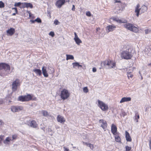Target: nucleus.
Wrapping results in <instances>:
<instances>
[{"label":"nucleus","instance_id":"1","mask_svg":"<svg viewBox=\"0 0 151 151\" xmlns=\"http://www.w3.org/2000/svg\"><path fill=\"white\" fill-rule=\"evenodd\" d=\"M101 67L100 69L105 68L107 69L114 68L116 67V63L108 59L101 61Z\"/></svg>","mask_w":151,"mask_h":151},{"label":"nucleus","instance_id":"2","mask_svg":"<svg viewBox=\"0 0 151 151\" xmlns=\"http://www.w3.org/2000/svg\"><path fill=\"white\" fill-rule=\"evenodd\" d=\"M130 50L128 49L122 52L121 54V57L122 58L129 60L131 58L132 55Z\"/></svg>","mask_w":151,"mask_h":151},{"label":"nucleus","instance_id":"3","mask_svg":"<svg viewBox=\"0 0 151 151\" xmlns=\"http://www.w3.org/2000/svg\"><path fill=\"white\" fill-rule=\"evenodd\" d=\"M124 24V27L128 30L135 32H137L138 31V29L135 27L134 24L129 23H126Z\"/></svg>","mask_w":151,"mask_h":151},{"label":"nucleus","instance_id":"4","mask_svg":"<svg viewBox=\"0 0 151 151\" xmlns=\"http://www.w3.org/2000/svg\"><path fill=\"white\" fill-rule=\"evenodd\" d=\"M139 6L138 4L135 10V12L137 13V17L139 16L140 12L141 13H143L146 12L147 9V7L145 5L142 6L140 9H139Z\"/></svg>","mask_w":151,"mask_h":151},{"label":"nucleus","instance_id":"5","mask_svg":"<svg viewBox=\"0 0 151 151\" xmlns=\"http://www.w3.org/2000/svg\"><path fill=\"white\" fill-rule=\"evenodd\" d=\"M98 106L103 111H105L108 110L109 107L107 105L105 104L103 101L99 100H98Z\"/></svg>","mask_w":151,"mask_h":151},{"label":"nucleus","instance_id":"6","mask_svg":"<svg viewBox=\"0 0 151 151\" xmlns=\"http://www.w3.org/2000/svg\"><path fill=\"white\" fill-rule=\"evenodd\" d=\"M20 85V80L18 79H16L15 81L13 82L12 84V91L14 92L16 91L18 88V87Z\"/></svg>","mask_w":151,"mask_h":151},{"label":"nucleus","instance_id":"7","mask_svg":"<svg viewBox=\"0 0 151 151\" xmlns=\"http://www.w3.org/2000/svg\"><path fill=\"white\" fill-rule=\"evenodd\" d=\"M69 95L70 93L67 90L64 89L61 91V98L63 100L67 99L69 97Z\"/></svg>","mask_w":151,"mask_h":151},{"label":"nucleus","instance_id":"8","mask_svg":"<svg viewBox=\"0 0 151 151\" xmlns=\"http://www.w3.org/2000/svg\"><path fill=\"white\" fill-rule=\"evenodd\" d=\"M32 96L30 94H27L24 96H21L18 98L19 100L20 101H28L31 100Z\"/></svg>","mask_w":151,"mask_h":151},{"label":"nucleus","instance_id":"9","mask_svg":"<svg viewBox=\"0 0 151 151\" xmlns=\"http://www.w3.org/2000/svg\"><path fill=\"white\" fill-rule=\"evenodd\" d=\"M11 111L13 112L19 111L23 109V107L20 106H13L11 108Z\"/></svg>","mask_w":151,"mask_h":151},{"label":"nucleus","instance_id":"10","mask_svg":"<svg viewBox=\"0 0 151 151\" xmlns=\"http://www.w3.org/2000/svg\"><path fill=\"white\" fill-rule=\"evenodd\" d=\"M145 54L146 56H148L151 55V46H147L145 49Z\"/></svg>","mask_w":151,"mask_h":151},{"label":"nucleus","instance_id":"11","mask_svg":"<svg viewBox=\"0 0 151 151\" xmlns=\"http://www.w3.org/2000/svg\"><path fill=\"white\" fill-rule=\"evenodd\" d=\"M116 27L114 25H109L106 27V31L108 33L110 32H112L115 30Z\"/></svg>","mask_w":151,"mask_h":151},{"label":"nucleus","instance_id":"12","mask_svg":"<svg viewBox=\"0 0 151 151\" xmlns=\"http://www.w3.org/2000/svg\"><path fill=\"white\" fill-rule=\"evenodd\" d=\"M57 121L58 122H60L61 124H64L65 121V118L63 116L58 115L57 118Z\"/></svg>","mask_w":151,"mask_h":151},{"label":"nucleus","instance_id":"13","mask_svg":"<svg viewBox=\"0 0 151 151\" xmlns=\"http://www.w3.org/2000/svg\"><path fill=\"white\" fill-rule=\"evenodd\" d=\"M111 19L119 23H125L127 22V20H121L115 17H112Z\"/></svg>","mask_w":151,"mask_h":151},{"label":"nucleus","instance_id":"14","mask_svg":"<svg viewBox=\"0 0 151 151\" xmlns=\"http://www.w3.org/2000/svg\"><path fill=\"white\" fill-rule=\"evenodd\" d=\"M65 2V0H58L56 3V5L58 8H60Z\"/></svg>","mask_w":151,"mask_h":151},{"label":"nucleus","instance_id":"15","mask_svg":"<svg viewBox=\"0 0 151 151\" xmlns=\"http://www.w3.org/2000/svg\"><path fill=\"white\" fill-rule=\"evenodd\" d=\"M117 131L116 127L114 124H112L111 126V131L114 135H115Z\"/></svg>","mask_w":151,"mask_h":151},{"label":"nucleus","instance_id":"16","mask_svg":"<svg viewBox=\"0 0 151 151\" xmlns=\"http://www.w3.org/2000/svg\"><path fill=\"white\" fill-rule=\"evenodd\" d=\"M42 73L45 77H47L48 76L47 71V67L43 66L42 69Z\"/></svg>","mask_w":151,"mask_h":151},{"label":"nucleus","instance_id":"17","mask_svg":"<svg viewBox=\"0 0 151 151\" xmlns=\"http://www.w3.org/2000/svg\"><path fill=\"white\" fill-rule=\"evenodd\" d=\"M15 32V29L13 28H10V29L7 30L6 31L7 33L10 36H12L13 35Z\"/></svg>","mask_w":151,"mask_h":151},{"label":"nucleus","instance_id":"18","mask_svg":"<svg viewBox=\"0 0 151 151\" xmlns=\"http://www.w3.org/2000/svg\"><path fill=\"white\" fill-rule=\"evenodd\" d=\"M125 137L127 141L131 142L132 141L131 138L130 136L129 133L127 131L125 132Z\"/></svg>","mask_w":151,"mask_h":151},{"label":"nucleus","instance_id":"19","mask_svg":"<svg viewBox=\"0 0 151 151\" xmlns=\"http://www.w3.org/2000/svg\"><path fill=\"white\" fill-rule=\"evenodd\" d=\"M131 100V98L130 97H123L120 101V103H122L125 102L130 101Z\"/></svg>","mask_w":151,"mask_h":151},{"label":"nucleus","instance_id":"20","mask_svg":"<svg viewBox=\"0 0 151 151\" xmlns=\"http://www.w3.org/2000/svg\"><path fill=\"white\" fill-rule=\"evenodd\" d=\"M30 126L34 128H36L37 126V124L36 122L35 121H31L30 123Z\"/></svg>","mask_w":151,"mask_h":151},{"label":"nucleus","instance_id":"21","mask_svg":"<svg viewBox=\"0 0 151 151\" xmlns=\"http://www.w3.org/2000/svg\"><path fill=\"white\" fill-rule=\"evenodd\" d=\"M74 40L76 44L78 45H79L80 44L82 43L81 40L78 37H74Z\"/></svg>","mask_w":151,"mask_h":151},{"label":"nucleus","instance_id":"22","mask_svg":"<svg viewBox=\"0 0 151 151\" xmlns=\"http://www.w3.org/2000/svg\"><path fill=\"white\" fill-rule=\"evenodd\" d=\"M33 71L35 72L36 74H38L39 76H40L42 75V71L40 69H34L33 70Z\"/></svg>","mask_w":151,"mask_h":151},{"label":"nucleus","instance_id":"23","mask_svg":"<svg viewBox=\"0 0 151 151\" xmlns=\"http://www.w3.org/2000/svg\"><path fill=\"white\" fill-rule=\"evenodd\" d=\"M10 141H12L11 138L9 137H7L6 139L4 140V143L5 144H8L9 142H10Z\"/></svg>","mask_w":151,"mask_h":151},{"label":"nucleus","instance_id":"24","mask_svg":"<svg viewBox=\"0 0 151 151\" xmlns=\"http://www.w3.org/2000/svg\"><path fill=\"white\" fill-rule=\"evenodd\" d=\"M41 113L43 115L45 116H49V114L46 111L44 110L42 111Z\"/></svg>","mask_w":151,"mask_h":151},{"label":"nucleus","instance_id":"25","mask_svg":"<svg viewBox=\"0 0 151 151\" xmlns=\"http://www.w3.org/2000/svg\"><path fill=\"white\" fill-rule=\"evenodd\" d=\"M101 127L104 129H106L107 127V123L106 121H105L104 123H102Z\"/></svg>","mask_w":151,"mask_h":151},{"label":"nucleus","instance_id":"26","mask_svg":"<svg viewBox=\"0 0 151 151\" xmlns=\"http://www.w3.org/2000/svg\"><path fill=\"white\" fill-rule=\"evenodd\" d=\"M3 69L6 70H10V67L9 65L7 64L4 63Z\"/></svg>","mask_w":151,"mask_h":151},{"label":"nucleus","instance_id":"27","mask_svg":"<svg viewBox=\"0 0 151 151\" xmlns=\"http://www.w3.org/2000/svg\"><path fill=\"white\" fill-rule=\"evenodd\" d=\"M25 6L27 8H32L33 7V6L32 4L30 3H27L25 2Z\"/></svg>","mask_w":151,"mask_h":151},{"label":"nucleus","instance_id":"28","mask_svg":"<svg viewBox=\"0 0 151 151\" xmlns=\"http://www.w3.org/2000/svg\"><path fill=\"white\" fill-rule=\"evenodd\" d=\"M66 60H68L69 59L73 60L74 59V57L72 55H66Z\"/></svg>","mask_w":151,"mask_h":151},{"label":"nucleus","instance_id":"29","mask_svg":"<svg viewBox=\"0 0 151 151\" xmlns=\"http://www.w3.org/2000/svg\"><path fill=\"white\" fill-rule=\"evenodd\" d=\"M48 73L50 74H52L54 72V69L52 68H48Z\"/></svg>","mask_w":151,"mask_h":151},{"label":"nucleus","instance_id":"30","mask_svg":"<svg viewBox=\"0 0 151 151\" xmlns=\"http://www.w3.org/2000/svg\"><path fill=\"white\" fill-rule=\"evenodd\" d=\"M127 76L129 79V78H132L133 76V75L131 72H127Z\"/></svg>","mask_w":151,"mask_h":151},{"label":"nucleus","instance_id":"31","mask_svg":"<svg viewBox=\"0 0 151 151\" xmlns=\"http://www.w3.org/2000/svg\"><path fill=\"white\" fill-rule=\"evenodd\" d=\"M145 31L146 34L150 33L151 32V28H149L146 29L145 30Z\"/></svg>","mask_w":151,"mask_h":151},{"label":"nucleus","instance_id":"32","mask_svg":"<svg viewBox=\"0 0 151 151\" xmlns=\"http://www.w3.org/2000/svg\"><path fill=\"white\" fill-rule=\"evenodd\" d=\"M139 115L138 114V113H137L135 114V118L134 119L136 120V122H138V119H139Z\"/></svg>","mask_w":151,"mask_h":151},{"label":"nucleus","instance_id":"33","mask_svg":"<svg viewBox=\"0 0 151 151\" xmlns=\"http://www.w3.org/2000/svg\"><path fill=\"white\" fill-rule=\"evenodd\" d=\"M115 140L117 142H120V141H121V138L120 137L118 136H115Z\"/></svg>","mask_w":151,"mask_h":151},{"label":"nucleus","instance_id":"34","mask_svg":"<svg viewBox=\"0 0 151 151\" xmlns=\"http://www.w3.org/2000/svg\"><path fill=\"white\" fill-rule=\"evenodd\" d=\"M21 3L20 2H19L17 3H15L14 4L15 6L19 7L20 8V5H21Z\"/></svg>","mask_w":151,"mask_h":151},{"label":"nucleus","instance_id":"35","mask_svg":"<svg viewBox=\"0 0 151 151\" xmlns=\"http://www.w3.org/2000/svg\"><path fill=\"white\" fill-rule=\"evenodd\" d=\"M35 21L39 23H41L42 22L41 20L39 18H37L36 19H35Z\"/></svg>","mask_w":151,"mask_h":151},{"label":"nucleus","instance_id":"36","mask_svg":"<svg viewBox=\"0 0 151 151\" xmlns=\"http://www.w3.org/2000/svg\"><path fill=\"white\" fill-rule=\"evenodd\" d=\"M25 7H26L25 6V2L22 3H21V5H20V8H23Z\"/></svg>","mask_w":151,"mask_h":151},{"label":"nucleus","instance_id":"37","mask_svg":"<svg viewBox=\"0 0 151 151\" xmlns=\"http://www.w3.org/2000/svg\"><path fill=\"white\" fill-rule=\"evenodd\" d=\"M12 9H15V13H14L12 14V15H13V16L15 15H16V14L17 13V12H18L17 9L15 7V8H12Z\"/></svg>","mask_w":151,"mask_h":151},{"label":"nucleus","instance_id":"38","mask_svg":"<svg viewBox=\"0 0 151 151\" xmlns=\"http://www.w3.org/2000/svg\"><path fill=\"white\" fill-rule=\"evenodd\" d=\"M83 91L84 92L87 93L88 92V89L87 88V87H84L83 88Z\"/></svg>","mask_w":151,"mask_h":151},{"label":"nucleus","instance_id":"39","mask_svg":"<svg viewBox=\"0 0 151 151\" xmlns=\"http://www.w3.org/2000/svg\"><path fill=\"white\" fill-rule=\"evenodd\" d=\"M73 65V67L74 68L75 67L78 66V62L73 63H72Z\"/></svg>","mask_w":151,"mask_h":151},{"label":"nucleus","instance_id":"40","mask_svg":"<svg viewBox=\"0 0 151 151\" xmlns=\"http://www.w3.org/2000/svg\"><path fill=\"white\" fill-rule=\"evenodd\" d=\"M125 148L126 151H129L131 150V148L128 146H127L125 147Z\"/></svg>","mask_w":151,"mask_h":151},{"label":"nucleus","instance_id":"41","mask_svg":"<svg viewBox=\"0 0 151 151\" xmlns=\"http://www.w3.org/2000/svg\"><path fill=\"white\" fill-rule=\"evenodd\" d=\"M4 63H0V70L3 69L4 68Z\"/></svg>","mask_w":151,"mask_h":151},{"label":"nucleus","instance_id":"42","mask_svg":"<svg viewBox=\"0 0 151 151\" xmlns=\"http://www.w3.org/2000/svg\"><path fill=\"white\" fill-rule=\"evenodd\" d=\"M4 6V4L2 1H0V8H3Z\"/></svg>","mask_w":151,"mask_h":151},{"label":"nucleus","instance_id":"43","mask_svg":"<svg viewBox=\"0 0 151 151\" xmlns=\"http://www.w3.org/2000/svg\"><path fill=\"white\" fill-rule=\"evenodd\" d=\"M60 23V22H59L58 20L57 19H55L54 22V24L56 25L59 24Z\"/></svg>","mask_w":151,"mask_h":151},{"label":"nucleus","instance_id":"44","mask_svg":"<svg viewBox=\"0 0 151 151\" xmlns=\"http://www.w3.org/2000/svg\"><path fill=\"white\" fill-rule=\"evenodd\" d=\"M17 137V136L16 134L13 135L12 136V140L15 139H16Z\"/></svg>","mask_w":151,"mask_h":151},{"label":"nucleus","instance_id":"45","mask_svg":"<svg viewBox=\"0 0 151 151\" xmlns=\"http://www.w3.org/2000/svg\"><path fill=\"white\" fill-rule=\"evenodd\" d=\"M49 35H50L52 37H53L55 35V34L54 32H51L49 33Z\"/></svg>","mask_w":151,"mask_h":151},{"label":"nucleus","instance_id":"46","mask_svg":"<svg viewBox=\"0 0 151 151\" xmlns=\"http://www.w3.org/2000/svg\"><path fill=\"white\" fill-rule=\"evenodd\" d=\"M86 15L88 17H90L91 15V13L89 11L86 12Z\"/></svg>","mask_w":151,"mask_h":151},{"label":"nucleus","instance_id":"47","mask_svg":"<svg viewBox=\"0 0 151 151\" xmlns=\"http://www.w3.org/2000/svg\"><path fill=\"white\" fill-rule=\"evenodd\" d=\"M88 146L90 147L91 149H93V145L91 144V143L88 144Z\"/></svg>","mask_w":151,"mask_h":151},{"label":"nucleus","instance_id":"48","mask_svg":"<svg viewBox=\"0 0 151 151\" xmlns=\"http://www.w3.org/2000/svg\"><path fill=\"white\" fill-rule=\"evenodd\" d=\"M92 71L93 72H95L96 71V68L94 67L93 68Z\"/></svg>","mask_w":151,"mask_h":151},{"label":"nucleus","instance_id":"49","mask_svg":"<svg viewBox=\"0 0 151 151\" xmlns=\"http://www.w3.org/2000/svg\"><path fill=\"white\" fill-rule=\"evenodd\" d=\"M3 139V136L2 135L0 136V142L2 141Z\"/></svg>","mask_w":151,"mask_h":151},{"label":"nucleus","instance_id":"50","mask_svg":"<svg viewBox=\"0 0 151 151\" xmlns=\"http://www.w3.org/2000/svg\"><path fill=\"white\" fill-rule=\"evenodd\" d=\"M75 6L74 5H73L72 8V10L73 11H75Z\"/></svg>","mask_w":151,"mask_h":151},{"label":"nucleus","instance_id":"51","mask_svg":"<svg viewBox=\"0 0 151 151\" xmlns=\"http://www.w3.org/2000/svg\"><path fill=\"white\" fill-rule=\"evenodd\" d=\"M104 120L103 119H100L99 121V122L100 123H104Z\"/></svg>","mask_w":151,"mask_h":151},{"label":"nucleus","instance_id":"52","mask_svg":"<svg viewBox=\"0 0 151 151\" xmlns=\"http://www.w3.org/2000/svg\"><path fill=\"white\" fill-rule=\"evenodd\" d=\"M115 3H121V1L120 0L118 1L117 0H115Z\"/></svg>","mask_w":151,"mask_h":151},{"label":"nucleus","instance_id":"53","mask_svg":"<svg viewBox=\"0 0 151 151\" xmlns=\"http://www.w3.org/2000/svg\"><path fill=\"white\" fill-rule=\"evenodd\" d=\"M3 103V101L2 99H0V104H1Z\"/></svg>","mask_w":151,"mask_h":151},{"label":"nucleus","instance_id":"54","mask_svg":"<svg viewBox=\"0 0 151 151\" xmlns=\"http://www.w3.org/2000/svg\"><path fill=\"white\" fill-rule=\"evenodd\" d=\"M83 143L84 144H85V145H86L87 146H88V143L87 142H83Z\"/></svg>","mask_w":151,"mask_h":151},{"label":"nucleus","instance_id":"55","mask_svg":"<svg viewBox=\"0 0 151 151\" xmlns=\"http://www.w3.org/2000/svg\"><path fill=\"white\" fill-rule=\"evenodd\" d=\"M30 22H32V23H34L35 21V20H30Z\"/></svg>","mask_w":151,"mask_h":151},{"label":"nucleus","instance_id":"56","mask_svg":"<svg viewBox=\"0 0 151 151\" xmlns=\"http://www.w3.org/2000/svg\"><path fill=\"white\" fill-rule=\"evenodd\" d=\"M52 131V130L51 129L49 128L48 130V132H50Z\"/></svg>","mask_w":151,"mask_h":151},{"label":"nucleus","instance_id":"57","mask_svg":"<svg viewBox=\"0 0 151 151\" xmlns=\"http://www.w3.org/2000/svg\"><path fill=\"white\" fill-rule=\"evenodd\" d=\"M74 34H75V37H78L77 35L76 34V32L74 33Z\"/></svg>","mask_w":151,"mask_h":151},{"label":"nucleus","instance_id":"58","mask_svg":"<svg viewBox=\"0 0 151 151\" xmlns=\"http://www.w3.org/2000/svg\"><path fill=\"white\" fill-rule=\"evenodd\" d=\"M65 151H69L68 149L65 148Z\"/></svg>","mask_w":151,"mask_h":151},{"label":"nucleus","instance_id":"59","mask_svg":"<svg viewBox=\"0 0 151 151\" xmlns=\"http://www.w3.org/2000/svg\"><path fill=\"white\" fill-rule=\"evenodd\" d=\"M27 12H28V13L29 14V17H30L31 14V13L29 11H28Z\"/></svg>","mask_w":151,"mask_h":151},{"label":"nucleus","instance_id":"60","mask_svg":"<svg viewBox=\"0 0 151 151\" xmlns=\"http://www.w3.org/2000/svg\"><path fill=\"white\" fill-rule=\"evenodd\" d=\"M78 67H82V65H80L79 63H78Z\"/></svg>","mask_w":151,"mask_h":151},{"label":"nucleus","instance_id":"61","mask_svg":"<svg viewBox=\"0 0 151 151\" xmlns=\"http://www.w3.org/2000/svg\"><path fill=\"white\" fill-rule=\"evenodd\" d=\"M41 129H42L45 132V127H42Z\"/></svg>","mask_w":151,"mask_h":151},{"label":"nucleus","instance_id":"62","mask_svg":"<svg viewBox=\"0 0 151 151\" xmlns=\"http://www.w3.org/2000/svg\"><path fill=\"white\" fill-rule=\"evenodd\" d=\"M99 29H100V28H97L96 30V31H98L99 30Z\"/></svg>","mask_w":151,"mask_h":151},{"label":"nucleus","instance_id":"63","mask_svg":"<svg viewBox=\"0 0 151 151\" xmlns=\"http://www.w3.org/2000/svg\"><path fill=\"white\" fill-rule=\"evenodd\" d=\"M148 65L149 66H151V63H150Z\"/></svg>","mask_w":151,"mask_h":151},{"label":"nucleus","instance_id":"64","mask_svg":"<svg viewBox=\"0 0 151 151\" xmlns=\"http://www.w3.org/2000/svg\"><path fill=\"white\" fill-rule=\"evenodd\" d=\"M47 13H49V11H47Z\"/></svg>","mask_w":151,"mask_h":151}]
</instances>
